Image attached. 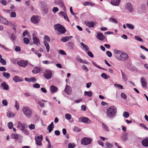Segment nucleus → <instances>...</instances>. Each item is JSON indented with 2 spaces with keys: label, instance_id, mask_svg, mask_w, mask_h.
Segmentation results:
<instances>
[{
  "label": "nucleus",
  "instance_id": "f257e3e1",
  "mask_svg": "<svg viewBox=\"0 0 148 148\" xmlns=\"http://www.w3.org/2000/svg\"><path fill=\"white\" fill-rule=\"evenodd\" d=\"M116 107L113 106L109 108L107 110V115L108 117L112 118L114 116L116 113Z\"/></svg>",
  "mask_w": 148,
  "mask_h": 148
},
{
  "label": "nucleus",
  "instance_id": "f03ea898",
  "mask_svg": "<svg viewBox=\"0 0 148 148\" xmlns=\"http://www.w3.org/2000/svg\"><path fill=\"white\" fill-rule=\"evenodd\" d=\"M54 28L60 34H63L66 32L65 28L61 25L58 24L54 25Z\"/></svg>",
  "mask_w": 148,
  "mask_h": 148
},
{
  "label": "nucleus",
  "instance_id": "7ed1b4c3",
  "mask_svg": "<svg viewBox=\"0 0 148 148\" xmlns=\"http://www.w3.org/2000/svg\"><path fill=\"white\" fill-rule=\"evenodd\" d=\"M22 111L24 114L27 117L29 118L30 117L32 113V110L27 107H23Z\"/></svg>",
  "mask_w": 148,
  "mask_h": 148
},
{
  "label": "nucleus",
  "instance_id": "20e7f679",
  "mask_svg": "<svg viewBox=\"0 0 148 148\" xmlns=\"http://www.w3.org/2000/svg\"><path fill=\"white\" fill-rule=\"evenodd\" d=\"M91 140L90 138H83L81 140V144L84 145H88L91 143Z\"/></svg>",
  "mask_w": 148,
  "mask_h": 148
},
{
  "label": "nucleus",
  "instance_id": "39448f33",
  "mask_svg": "<svg viewBox=\"0 0 148 148\" xmlns=\"http://www.w3.org/2000/svg\"><path fill=\"white\" fill-rule=\"evenodd\" d=\"M118 59L119 60H124L127 59L128 58V56L127 54L125 53H122L120 56V57H118Z\"/></svg>",
  "mask_w": 148,
  "mask_h": 148
},
{
  "label": "nucleus",
  "instance_id": "423d86ee",
  "mask_svg": "<svg viewBox=\"0 0 148 148\" xmlns=\"http://www.w3.org/2000/svg\"><path fill=\"white\" fill-rule=\"evenodd\" d=\"M52 75V73L51 71H47L45 72L43 75L46 79H49L51 78Z\"/></svg>",
  "mask_w": 148,
  "mask_h": 148
},
{
  "label": "nucleus",
  "instance_id": "0eeeda50",
  "mask_svg": "<svg viewBox=\"0 0 148 148\" xmlns=\"http://www.w3.org/2000/svg\"><path fill=\"white\" fill-rule=\"evenodd\" d=\"M40 18L37 16H33L31 18V21L34 24L38 23L39 21Z\"/></svg>",
  "mask_w": 148,
  "mask_h": 148
},
{
  "label": "nucleus",
  "instance_id": "6e6552de",
  "mask_svg": "<svg viewBox=\"0 0 148 148\" xmlns=\"http://www.w3.org/2000/svg\"><path fill=\"white\" fill-rule=\"evenodd\" d=\"M17 63L20 66L25 67L27 65L28 62L27 61L21 60L18 62Z\"/></svg>",
  "mask_w": 148,
  "mask_h": 148
},
{
  "label": "nucleus",
  "instance_id": "1a4fd4ad",
  "mask_svg": "<svg viewBox=\"0 0 148 148\" xmlns=\"http://www.w3.org/2000/svg\"><path fill=\"white\" fill-rule=\"evenodd\" d=\"M26 126V125L25 123L22 124L21 122L19 121L18 122V125L17 127L19 128L20 130L22 131H23L25 129V126Z\"/></svg>",
  "mask_w": 148,
  "mask_h": 148
},
{
  "label": "nucleus",
  "instance_id": "9d476101",
  "mask_svg": "<svg viewBox=\"0 0 148 148\" xmlns=\"http://www.w3.org/2000/svg\"><path fill=\"white\" fill-rule=\"evenodd\" d=\"M125 8L126 9L129 11L132 12L133 10V8L132 5L130 3H127L126 4Z\"/></svg>",
  "mask_w": 148,
  "mask_h": 148
},
{
  "label": "nucleus",
  "instance_id": "9b49d317",
  "mask_svg": "<svg viewBox=\"0 0 148 148\" xmlns=\"http://www.w3.org/2000/svg\"><path fill=\"white\" fill-rule=\"evenodd\" d=\"M142 145L144 147L148 146V137H147L141 141Z\"/></svg>",
  "mask_w": 148,
  "mask_h": 148
},
{
  "label": "nucleus",
  "instance_id": "f8f14e48",
  "mask_svg": "<svg viewBox=\"0 0 148 148\" xmlns=\"http://www.w3.org/2000/svg\"><path fill=\"white\" fill-rule=\"evenodd\" d=\"M33 43L38 46L40 44V42L39 39L36 37H33Z\"/></svg>",
  "mask_w": 148,
  "mask_h": 148
},
{
  "label": "nucleus",
  "instance_id": "ddd939ff",
  "mask_svg": "<svg viewBox=\"0 0 148 148\" xmlns=\"http://www.w3.org/2000/svg\"><path fill=\"white\" fill-rule=\"evenodd\" d=\"M113 51L115 55V57L118 59V57H120V56L122 52L117 49H114Z\"/></svg>",
  "mask_w": 148,
  "mask_h": 148
},
{
  "label": "nucleus",
  "instance_id": "4468645a",
  "mask_svg": "<svg viewBox=\"0 0 148 148\" xmlns=\"http://www.w3.org/2000/svg\"><path fill=\"white\" fill-rule=\"evenodd\" d=\"M141 82L142 86L143 88H145L147 86V82L146 79L144 77H142L141 78Z\"/></svg>",
  "mask_w": 148,
  "mask_h": 148
},
{
  "label": "nucleus",
  "instance_id": "2eb2a0df",
  "mask_svg": "<svg viewBox=\"0 0 148 148\" xmlns=\"http://www.w3.org/2000/svg\"><path fill=\"white\" fill-rule=\"evenodd\" d=\"M121 0H112L110 3L113 5L118 6Z\"/></svg>",
  "mask_w": 148,
  "mask_h": 148
},
{
  "label": "nucleus",
  "instance_id": "dca6fc26",
  "mask_svg": "<svg viewBox=\"0 0 148 148\" xmlns=\"http://www.w3.org/2000/svg\"><path fill=\"white\" fill-rule=\"evenodd\" d=\"M50 90L51 93H53L58 90V88L54 85H52L50 87Z\"/></svg>",
  "mask_w": 148,
  "mask_h": 148
},
{
  "label": "nucleus",
  "instance_id": "f3484780",
  "mask_svg": "<svg viewBox=\"0 0 148 148\" xmlns=\"http://www.w3.org/2000/svg\"><path fill=\"white\" fill-rule=\"evenodd\" d=\"M97 38L100 40H103L105 38V36L102 33H99L98 34L97 36Z\"/></svg>",
  "mask_w": 148,
  "mask_h": 148
},
{
  "label": "nucleus",
  "instance_id": "a211bd4d",
  "mask_svg": "<svg viewBox=\"0 0 148 148\" xmlns=\"http://www.w3.org/2000/svg\"><path fill=\"white\" fill-rule=\"evenodd\" d=\"M40 71V68L38 67H35L32 71V72L35 74L39 73Z\"/></svg>",
  "mask_w": 148,
  "mask_h": 148
},
{
  "label": "nucleus",
  "instance_id": "6ab92c4d",
  "mask_svg": "<svg viewBox=\"0 0 148 148\" xmlns=\"http://www.w3.org/2000/svg\"><path fill=\"white\" fill-rule=\"evenodd\" d=\"M54 127L53 123V122H51V124L48 126L47 127V130H49V133L52 131Z\"/></svg>",
  "mask_w": 148,
  "mask_h": 148
},
{
  "label": "nucleus",
  "instance_id": "aec40b11",
  "mask_svg": "<svg viewBox=\"0 0 148 148\" xmlns=\"http://www.w3.org/2000/svg\"><path fill=\"white\" fill-rule=\"evenodd\" d=\"M88 118L87 117H83L81 118V121L82 123H88Z\"/></svg>",
  "mask_w": 148,
  "mask_h": 148
},
{
  "label": "nucleus",
  "instance_id": "412c9836",
  "mask_svg": "<svg viewBox=\"0 0 148 148\" xmlns=\"http://www.w3.org/2000/svg\"><path fill=\"white\" fill-rule=\"evenodd\" d=\"M13 81L16 82H21L23 81V80H21L19 77L17 76H15L13 78Z\"/></svg>",
  "mask_w": 148,
  "mask_h": 148
},
{
  "label": "nucleus",
  "instance_id": "4be33fe9",
  "mask_svg": "<svg viewBox=\"0 0 148 148\" xmlns=\"http://www.w3.org/2000/svg\"><path fill=\"white\" fill-rule=\"evenodd\" d=\"M1 86L3 88V89L4 90H8V86L7 85L6 83L5 82L2 83Z\"/></svg>",
  "mask_w": 148,
  "mask_h": 148
},
{
  "label": "nucleus",
  "instance_id": "5701e85b",
  "mask_svg": "<svg viewBox=\"0 0 148 148\" xmlns=\"http://www.w3.org/2000/svg\"><path fill=\"white\" fill-rule=\"evenodd\" d=\"M0 23L6 25H8V21L3 17Z\"/></svg>",
  "mask_w": 148,
  "mask_h": 148
},
{
  "label": "nucleus",
  "instance_id": "b1692460",
  "mask_svg": "<svg viewBox=\"0 0 148 148\" xmlns=\"http://www.w3.org/2000/svg\"><path fill=\"white\" fill-rule=\"evenodd\" d=\"M86 24L89 27H93L94 26L95 23L93 21H91L86 22Z\"/></svg>",
  "mask_w": 148,
  "mask_h": 148
},
{
  "label": "nucleus",
  "instance_id": "393cba45",
  "mask_svg": "<svg viewBox=\"0 0 148 148\" xmlns=\"http://www.w3.org/2000/svg\"><path fill=\"white\" fill-rule=\"evenodd\" d=\"M84 94L85 96H87L89 97H91L92 96V93L91 91L87 92L85 91Z\"/></svg>",
  "mask_w": 148,
  "mask_h": 148
},
{
  "label": "nucleus",
  "instance_id": "a878e982",
  "mask_svg": "<svg viewBox=\"0 0 148 148\" xmlns=\"http://www.w3.org/2000/svg\"><path fill=\"white\" fill-rule=\"evenodd\" d=\"M44 43L46 47L47 51L48 52H49V51L50 46L49 43L45 41H44Z\"/></svg>",
  "mask_w": 148,
  "mask_h": 148
},
{
  "label": "nucleus",
  "instance_id": "bb28decb",
  "mask_svg": "<svg viewBox=\"0 0 148 148\" xmlns=\"http://www.w3.org/2000/svg\"><path fill=\"white\" fill-rule=\"evenodd\" d=\"M3 76L6 79H8L10 76V75L9 73L6 72H3Z\"/></svg>",
  "mask_w": 148,
  "mask_h": 148
},
{
  "label": "nucleus",
  "instance_id": "cd10ccee",
  "mask_svg": "<svg viewBox=\"0 0 148 148\" xmlns=\"http://www.w3.org/2000/svg\"><path fill=\"white\" fill-rule=\"evenodd\" d=\"M83 5L85 6H86L88 5L93 6L94 5V4L93 3H91L88 1H86L84 3Z\"/></svg>",
  "mask_w": 148,
  "mask_h": 148
},
{
  "label": "nucleus",
  "instance_id": "c85d7f7f",
  "mask_svg": "<svg viewBox=\"0 0 148 148\" xmlns=\"http://www.w3.org/2000/svg\"><path fill=\"white\" fill-rule=\"evenodd\" d=\"M126 25L130 29H133L134 28V26L131 24L126 23Z\"/></svg>",
  "mask_w": 148,
  "mask_h": 148
},
{
  "label": "nucleus",
  "instance_id": "c756f323",
  "mask_svg": "<svg viewBox=\"0 0 148 148\" xmlns=\"http://www.w3.org/2000/svg\"><path fill=\"white\" fill-rule=\"evenodd\" d=\"M70 39L69 36L63 38L61 39V41L63 42H66L68 41Z\"/></svg>",
  "mask_w": 148,
  "mask_h": 148
},
{
  "label": "nucleus",
  "instance_id": "7c9ffc66",
  "mask_svg": "<svg viewBox=\"0 0 148 148\" xmlns=\"http://www.w3.org/2000/svg\"><path fill=\"white\" fill-rule=\"evenodd\" d=\"M105 145L106 147L105 148H111L113 147V145L112 144L108 143H106Z\"/></svg>",
  "mask_w": 148,
  "mask_h": 148
},
{
  "label": "nucleus",
  "instance_id": "2f4dec72",
  "mask_svg": "<svg viewBox=\"0 0 148 148\" xmlns=\"http://www.w3.org/2000/svg\"><path fill=\"white\" fill-rule=\"evenodd\" d=\"M80 44L81 45L85 48L86 50L87 51H88L89 50V48L87 45L85 44L83 42H81Z\"/></svg>",
  "mask_w": 148,
  "mask_h": 148
},
{
  "label": "nucleus",
  "instance_id": "473e14b6",
  "mask_svg": "<svg viewBox=\"0 0 148 148\" xmlns=\"http://www.w3.org/2000/svg\"><path fill=\"white\" fill-rule=\"evenodd\" d=\"M7 116L9 117H13L14 116V113H12L11 112H9L7 113Z\"/></svg>",
  "mask_w": 148,
  "mask_h": 148
},
{
  "label": "nucleus",
  "instance_id": "72a5a7b5",
  "mask_svg": "<svg viewBox=\"0 0 148 148\" xmlns=\"http://www.w3.org/2000/svg\"><path fill=\"white\" fill-rule=\"evenodd\" d=\"M65 117L67 120H70L71 118V116L70 114L67 113L65 115Z\"/></svg>",
  "mask_w": 148,
  "mask_h": 148
},
{
  "label": "nucleus",
  "instance_id": "f704fd0d",
  "mask_svg": "<svg viewBox=\"0 0 148 148\" xmlns=\"http://www.w3.org/2000/svg\"><path fill=\"white\" fill-rule=\"evenodd\" d=\"M75 146V145L73 143H69L68 144V148H73Z\"/></svg>",
  "mask_w": 148,
  "mask_h": 148
},
{
  "label": "nucleus",
  "instance_id": "c9c22d12",
  "mask_svg": "<svg viewBox=\"0 0 148 148\" xmlns=\"http://www.w3.org/2000/svg\"><path fill=\"white\" fill-rule=\"evenodd\" d=\"M92 63H93V65L96 67L100 69H103V70H107L105 69L104 68H102L101 67H100L99 66V65H98L96 63H95L94 62H92Z\"/></svg>",
  "mask_w": 148,
  "mask_h": 148
},
{
  "label": "nucleus",
  "instance_id": "e433bc0d",
  "mask_svg": "<svg viewBox=\"0 0 148 148\" xmlns=\"http://www.w3.org/2000/svg\"><path fill=\"white\" fill-rule=\"evenodd\" d=\"M35 140L36 144L39 145H41L42 144L41 141L42 140H38L37 138H35Z\"/></svg>",
  "mask_w": 148,
  "mask_h": 148
},
{
  "label": "nucleus",
  "instance_id": "4c0bfd02",
  "mask_svg": "<svg viewBox=\"0 0 148 148\" xmlns=\"http://www.w3.org/2000/svg\"><path fill=\"white\" fill-rule=\"evenodd\" d=\"M109 21L113 23H117V21L115 18H109Z\"/></svg>",
  "mask_w": 148,
  "mask_h": 148
},
{
  "label": "nucleus",
  "instance_id": "58836bf2",
  "mask_svg": "<svg viewBox=\"0 0 148 148\" xmlns=\"http://www.w3.org/2000/svg\"><path fill=\"white\" fill-rule=\"evenodd\" d=\"M24 43L26 44H28L29 42V39L27 38H24Z\"/></svg>",
  "mask_w": 148,
  "mask_h": 148
},
{
  "label": "nucleus",
  "instance_id": "ea45409f",
  "mask_svg": "<svg viewBox=\"0 0 148 148\" xmlns=\"http://www.w3.org/2000/svg\"><path fill=\"white\" fill-rule=\"evenodd\" d=\"M29 127L31 130H33L35 128V125L34 124H31L29 125Z\"/></svg>",
  "mask_w": 148,
  "mask_h": 148
},
{
  "label": "nucleus",
  "instance_id": "a19ab883",
  "mask_svg": "<svg viewBox=\"0 0 148 148\" xmlns=\"http://www.w3.org/2000/svg\"><path fill=\"white\" fill-rule=\"evenodd\" d=\"M12 137L13 139H18V135L17 134H12Z\"/></svg>",
  "mask_w": 148,
  "mask_h": 148
},
{
  "label": "nucleus",
  "instance_id": "79ce46f5",
  "mask_svg": "<svg viewBox=\"0 0 148 148\" xmlns=\"http://www.w3.org/2000/svg\"><path fill=\"white\" fill-rule=\"evenodd\" d=\"M129 116V113L127 112H124L123 113V116L126 118H128Z\"/></svg>",
  "mask_w": 148,
  "mask_h": 148
},
{
  "label": "nucleus",
  "instance_id": "37998d69",
  "mask_svg": "<svg viewBox=\"0 0 148 148\" xmlns=\"http://www.w3.org/2000/svg\"><path fill=\"white\" fill-rule=\"evenodd\" d=\"M0 3L4 5H6L7 2L6 0H0Z\"/></svg>",
  "mask_w": 148,
  "mask_h": 148
},
{
  "label": "nucleus",
  "instance_id": "c03bdc74",
  "mask_svg": "<svg viewBox=\"0 0 148 148\" xmlns=\"http://www.w3.org/2000/svg\"><path fill=\"white\" fill-rule=\"evenodd\" d=\"M0 62L3 65H6V64L5 60L3 58L0 60Z\"/></svg>",
  "mask_w": 148,
  "mask_h": 148
},
{
  "label": "nucleus",
  "instance_id": "a18cd8bd",
  "mask_svg": "<svg viewBox=\"0 0 148 148\" xmlns=\"http://www.w3.org/2000/svg\"><path fill=\"white\" fill-rule=\"evenodd\" d=\"M13 126V123L12 122H10L8 124V128L10 129H11Z\"/></svg>",
  "mask_w": 148,
  "mask_h": 148
},
{
  "label": "nucleus",
  "instance_id": "49530a36",
  "mask_svg": "<svg viewBox=\"0 0 148 148\" xmlns=\"http://www.w3.org/2000/svg\"><path fill=\"white\" fill-rule=\"evenodd\" d=\"M101 76L105 79H107L108 78V77L107 75L104 73H103L101 74Z\"/></svg>",
  "mask_w": 148,
  "mask_h": 148
},
{
  "label": "nucleus",
  "instance_id": "de8ad7c7",
  "mask_svg": "<svg viewBox=\"0 0 148 148\" xmlns=\"http://www.w3.org/2000/svg\"><path fill=\"white\" fill-rule=\"evenodd\" d=\"M15 107L17 110L19 109V104L17 101H16L15 102Z\"/></svg>",
  "mask_w": 148,
  "mask_h": 148
},
{
  "label": "nucleus",
  "instance_id": "09e8293b",
  "mask_svg": "<svg viewBox=\"0 0 148 148\" xmlns=\"http://www.w3.org/2000/svg\"><path fill=\"white\" fill-rule=\"evenodd\" d=\"M121 97L124 99H126L127 96L124 93H122L121 94Z\"/></svg>",
  "mask_w": 148,
  "mask_h": 148
},
{
  "label": "nucleus",
  "instance_id": "8fccbe9b",
  "mask_svg": "<svg viewBox=\"0 0 148 148\" xmlns=\"http://www.w3.org/2000/svg\"><path fill=\"white\" fill-rule=\"evenodd\" d=\"M70 89V87L69 86H68L67 85H66L65 89H64V91L65 92H66L67 94L68 95V91Z\"/></svg>",
  "mask_w": 148,
  "mask_h": 148
},
{
  "label": "nucleus",
  "instance_id": "3c124183",
  "mask_svg": "<svg viewBox=\"0 0 148 148\" xmlns=\"http://www.w3.org/2000/svg\"><path fill=\"white\" fill-rule=\"evenodd\" d=\"M59 53L61 54L64 55H65L66 54V53L65 52L62 50H60L59 51Z\"/></svg>",
  "mask_w": 148,
  "mask_h": 148
},
{
  "label": "nucleus",
  "instance_id": "603ef678",
  "mask_svg": "<svg viewBox=\"0 0 148 148\" xmlns=\"http://www.w3.org/2000/svg\"><path fill=\"white\" fill-rule=\"evenodd\" d=\"M33 86L34 88H38L40 87V86L38 84L36 83L34 84Z\"/></svg>",
  "mask_w": 148,
  "mask_h": 148
},
{
  "label": "nucleus",
  "instance_id": "864d4df0",
  "mask_svg": "<svg viewBox=\"0 0 148 148\" xmlns=\"http://www.w3.org/2000/svg\"><path fill=\"white\" fill-rule=\"evenodd\" d=\"M135 38L138 41H141V42H143V41L142 39L139 37H138L137 36H135Z\"/></svg>",
  "mask_w": 148,
  "mask_h": 148
},
{
  "label": "nucleus",
  "instance_id": "5fc2aeb1",
  "mask_svg": "<svg viewBox=\"0 0 148 148\" xmlns=\"http://www.w3.org/2000/svg\"><path fill=\"white\" fill-rule=\"evenodd\" d=\"M10 16L11 17H15L16 16V14L15 12H12L10 14Z\"/></svg>",
  "mask_w": 148,
  "mask_h": 148
},
{
  "label": "nucleus",
  "instance_id": "6e6d98bb",
  "mask_svg": "<svg viewBox=\"0 0 148 148\" xmlns=\"http://www.w3.org/2000/svg\"><path fill=\"white\" fill-rule=\"evenodd\" d=\"M73 130L74 131H76V132H79L80 131V130L79 129L78 127L75 126L73 128Z\"/></svg>",
  "mask_w": 148,
  "mask_h": 148
},
{
  "label": "nucleus",
  "instance_id": "4d7b16f0",
  "mask_svg": "<svg viewBox=\"0 0 148 148\" xmlns=\"http://www.w3.org/2000/svg\"><path fill=\"white\" fill-rule=\"evenodd\" d=\"M106 53L108 55V56L110 57L112 56V54L111 52L109 51H106Z\"/></svg>",
  "mask_w": 148,
  "mask_h": 148
},
{
  "label": "nucleus",
  "instance_id": "13d9d810",
  "mask_svg": "<svg viewBox=\"0 0 148 148\" xmlns=\"http://www.w3.org/2000/svg\"><path fill=\"white\" fill-rule=\"evenodd\" d=\"M122 76L124 81H126L127 80V78L125 74H122Z\"/></svg>",
  "mask_w": 148,
  "mask_h": 148
},
{
  "label": "nucleus",
  "instance_id": "bf43d9fd",
  "mask_svg": "<svg viewBox=\"0 0 148 148\" xmlns=\"http://www.w3.org/2000/svg\"><path fill=\"white\" fill-rule=\"evenodd\" d=\"M58 11V9L57 7H54L53 9V12L55 13Z\"/></svg>",
  "mask_w": 148,
  "mask_h": 148
},
{
  "label": "nucleus",
  "instance_id": "052dcab7",
  "mask_svg": "<svg viewBox=\"0 0 148 148\" xmlns=\"http://www.w3.org/2000/svg\"><path fill=\"white\" fill-rule=\"evenodd\" d=\"M2 103L5 106H7L8 105L7 101L6 100H4L2 101Z\"/></svg>",
  "mask_w": 148,
  "mask_h": 148
},
{
  "label": "nucleus",
  "instance_id": "680f3d73",
  "mask_svg": "<svg viewBox=\"0 0 148 148\" xmlns=\"http://www.w3.org/2000/svg\"><path fill=\"white\" fill-rule=\"evenodd\" d=\"M60 5L61 6L62 8L64 10L65 9V7L64 5V3L63 2H61L60 3Z\"/></svg>",
  "mask_w": 148,
  "mask_h": 148
},
{
  "label": "nucleus",
  "instance_id": "e2e57ef3",
  "mask_svg": "<svg viewBox=\"0 0 148 148\" xmlns=\"http://www.w3.org/2000/svg\"><path fill=\"white\" fill-rule=\"evenodd\" d=\"M102 126L103 128L106 130L108 131V127L106 126L103 123L102 124Z\"/></svg>",
  "mask_w": 148,
  "mask_h": 148
},
{
  "label": "nucleus",
  "instance_id": "0e129e2a",
  "mask_svg": "<svg viewBox=\"0 0 148 148\" xmlns=\"http://www.w3.org/2000/svg\"><path fill=\"white\" fill-rule=\"evenodd\" d=\"M15 50L17 52L20 51H21V48L19 47L16 46L15 47Z\"/></svg>",
  "mask_w": 148,
  "mask_h": 148
},
{
  "label": "nucleus",
  "instance_id": "69168bd1",
  "mask_svg": "<svg viewBox=\"0 0 148 148\" xmlns=\"http://www.w3.org/2000/svg\"><path fill=\"white\" fill-rule=\"evenodd\" d=\"M23 132L26 135H28L29 134V132L25 128L23 131Z\"/></svg>",
  "mask_w": 148,
  "mask_h": 148
},
{
  "label": "nucleus",
  "instance_id": "338daca9",
  "mask_svg": "<svg viewBox=\"0 0 148 148\" xmlns=\"http://www.w3.org/2000/svg\"><path fill=\"white\" fill-rule=\"evenodd\" d=\"M29 34L27 30H25L23 34V35L25 36L28 35Z\"/></svg>",
  "mask_w": 148,
  "mask_h": 148
},
{
  "label": "nucleus",
  "instance_id": "774afa93",
  "mask_svg": "<svg viewBox=\"0 0 148 148\" xmlns=\"http://www.w3.org/2000/svg\"><path fill=\"white\" fill-rule=\"evenodd\" d=\"M88 55L90 57H92V58L93 57V54L90 51H88Z\"/></svg>",
  "mask_w": 148,
  "mask_h": 148
}]
</instances>
